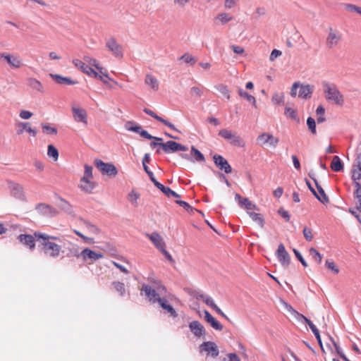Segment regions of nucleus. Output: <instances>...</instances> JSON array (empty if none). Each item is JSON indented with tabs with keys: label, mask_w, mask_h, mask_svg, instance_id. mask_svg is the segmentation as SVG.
<instances>
[{
	"label": "nucleus",
	"mask_w": 361,
	"mask_h": 361,
	"mask_svg": "<svg viewBox=\"0 0 361 361\" xmlns=\"http://www.w3.org/2000/svg\"><path fill=\"white\" fill-rule=\"evenodd\" d=\"M92 178V167L87 164L85 165L84 176L82 178Z\"/></svg>",
	"instance_id": "5fc2aeb1"
},
{
	"label": "nucleus",
	"mask_w": 361,
	"mask_h": 361,
	"mask_svg": "<svg viewBox=\"0 0 361 361\" xmlns=\"http://www.w3.org/2000/svg\"><path fill=\"white\" fill-rule=\"evenodd\" d=\"M307 125L310 132L313 135H315L317 133L315 120L312 117H308L307 119Z\"/></svg>",
	"instance_id": "de8ad7c7"
},
{
	"label": "nucleus",
	"mask_w": 361,
	"mask_h": 361,
	"mask_svg": "<svg viewBox=\"0 0 361 361\" xmlns=\"http://www.w3.org/2000/svg\"><path fill=\"white\" fill-rule=\"evenodd\" d=\"M238 94L240 97L245 98L249 102H250L255 108L257 107L256 99L255 97L250 94L241 88L238 89Z\"/></svg>",
	"instance_id": "f704fd0d"
},
{
	"label": "nucleus",
	"mask_w": 361,
	"mask_h": 361,
	"mask_svg": "<svg viewBox=\"0 0 361 361\" xmlns=\"http://www.w3.org/2000/svg\"><path fill=\"white\" fill-rule=\"evenodd\" d=\"M27 85L32 90H37L39 92L43 93L44 92L41 82L34 78H29L27 80Z\"/></svg>",
	"instance_id": "c85d7f7f"
},
{
	"label": "nucleus",
	"mask_w": 361,
	"mask_h": 361,
	"mask_svg": "<svg viewBox=\"0 0 361 361\" xmlns=\"http://www.w3.org/2000/svg\"><path fill=\"white\" fill-rule=\"evenodd\" d=\"M278 214L281 215L282 218L286 219V221H289L290 219V215L289 212L286 210H285L283 208H280L278 210Z\"/></svg>",
	"instance_id": "bf43d9fd"
},
{
	"label": "nucleus",
	"mask_w": 361,
	"mask_h": 361,
	"mask_svg": "<svg viewBox=\"0 0 361 361\" xmlns=\"http://www.w3.org/2000/svg\"><path fill=\"white\" fill-rule=\"evenodd\" d=\"M224 361H240V359L235 353H228L227 358H224Z\"/></svg>",
	"instance_id": "338daca9"
},
{
	"label": "nucleus",
	"mask_w": 361,
	"mask_h": 361,
	"mask_svg": "<svg viewBox=\"0 0 361 361\" xmlns=\"http://www.w3.org/2000/svg\"><path fill=\"white\" fill-rule=\"evenodd\" d=\"M200 351H205L212 357H216L219 354L218 346L214 342L206 341L200 345Z\"/></svg>",
	"instance_id": "2eb2a0df"
},
{
	"label": "nucleus",
	"mask_w": 361,
	"mask_h": 361,
	"mask_svg": "<svg viewBox=\"0 0 361 361\" xmlns=\"http://www.w3.org/2000/svg\"><path fill=\"white\" fill-rule=\"evenodd\" d=\"M50 76L58 83V84H64V85H75L78 83L77 81L73 80L70 78L63 77L58 74H50Z\"/></svg>",
	"instance_id": "cd10ccee"
},
{
	"label": "nucleus",
	"mask_w": 361,
	"mask_h": 361,
	"mask_svg": "<svg viewBox=\"0 0 361 361\" xmlns=\"http://www.w3.org/2000/svg\"><path fill=\"white\" fill-rule=\"evenodd\" d=\"M8 186L11 196L20 201H26V196L22 185L11 180L8 182Z\"/></svg>",
	"instance_id": "6e6552de"
},
{
	"label": "nucleus",
	"mask_w": 361,
	"mask_h": 361,
	"mask_svg": "<svg viewBox=\"0 0 361 361\" xmlns=\"http://www.w3.org/2000/svg\"><path fill=\"white\" fill-rule=\"evenodd\" d=\"M73 63L75 65V67L78 68L80 70H81L83 73H86L89 76L98 78L102 80L103 82L105 84L107 82L106 80L103 79L102 75H99L97 72L94 71L90 66L87 65L82 61L79 59H74L73 61Z\"/></svg>",
	"instance_id": "0eeeda50"
},
{
	"label": "nucleus",
	"mask_w": 361,
	"mask_h": 361,
	"mask_svg": "<svg viewBox=\"0 0 361 361\" xmlns=\"http://www.w3.org/2000/svg\"><path fill=\"white\" fill-rule=\"evenodd\" d=\"M300 86V83L299 82H295L293 84L291 90H290V95L293 97H295L297 95V90Z\"/></svg>",
	"instance_id": "0e129e2a"
},
{
	"label": "nucleus",
	"mask_w": 361,
	"mask_h": 361,
	"mask_svg": "<svg viewBox=\"0 0 361 361\" xmlns=\"http://www.w3.org/2000/svg\"><path fill=\"white\" fill-rule=\"evenodd\" d=\"M303 235L305 237V238L306 239V240L307 241H312V239H313V235H312V229L310 228H307V227H305L303 228Z\"/></svg>",
	"instance_id": "3c124183"
},
{
	"label": "nucleus",
	"mask_w": 361,
	"mask_h": 361,
	"mask_svg": "<svg viewBox=\"0 0 361 361\" xmlns=\"http://www.w3.org/2000/svg\"><path fill=\"white\" fill-rule=\"evenodd\" d=\"M204 319L215 330L221 331L223 325H221L215 318L207 311L204 310Z\"/></svg>",
	"instance_id": "a878e982"
},
{
	"label": "nucleus",
	"mask_w": 361,
	"mask_h": 361,
	"mask_svg": "<svg viewBox=\"0 0 361 361\" xmlns=\"http://www.w3.org/2000/svg\"><path fill=\"white\" fill-rule=\"evenodd\" d=\"M196 298L197 300H202L207 305L211 307L213 310L216 306L212 298L208 295L204 293H197L196 295Z\"/></svg>",
	"instance_id": "2f4dec72"
},
{
	"label": "nucleus",
	"mask_w": 361,
	"mask_h": 361,
	"mask_svg": "<svg viewBox=\"0 0 361 361\" xmlns=\"http://www.w3.org/2000/svg\"><path fill=\"white\" fill-rule=\"evenodd\" d=\"M219 135L221 137L224 138L225 140L229 141V142L234 145L238 147H244L245 146V142L240 137V136L235 132H232L231 130H227V129H221L219 132Z\"/></svg>",
	"instance_id": "20e7f679"
},
{
	"label": "nucleus",
	"mask_w": 361,
	"mask_h": 361,
	"mask_svg": "<svg viewBox=\"0 0 361 361\" xmlns=\"http://www.w3.org/2000/svg\"><path fill=\"white\" fill-rule=\"evenodd\" d=\"M218 18L222 23H226L231 20V17L228 16L226 13H220L218 16Z\"/></svg>",
	"instance_id": "69168bd1"
},
{
	"label": "nucleus",
	"mask_w": 361,
	"mask_h": 361,
	"mask_svg": "<svg viewBox=\"0 0 361 361\" xmlns=\"http://www.w3.org/2000/svg\"><path fill=\"white\" fill-rule=\"evenodd\" d=\"M161 147L162 148L163 151L166 154L173 153L178 151L185 152L188 149V147L171 140L167 141L166 142L161 143Z\"/></svg>",
	"instance_id": "9b49d317"
},
{
	"label": "nucleus",
	"mask_w": 361,
	"mask_h": 361,
	"mask_svg": "<svg viewBox=\"0 0 361 361\" xmlns=\"http://www.w3.org/2000/svg\"><path fill=\"white\" fill-rule=\"evenodd\" d=\"M276 257L279 262L283 267H287L290 262V257L288 252L286 250L283 244L281 243L276 252Z\"/></svg>",
	"instance_id": "ddd939ff"
},
{
	"label": "nucleus",
	"mask_w": 361,
	"mask_h": 361,
	"mask_svg": "<svg viewBox=\"0 0 361 361\" xmlns=\"http://www.w3.org/2000/svg\"><path fill=\"white\" fill-rule=\"evenodd\" d=\"M354 184L356 187V190L354 192V196L357 199L361 198V185L359 182H355Z\"/></svg>",
	"instance_id": "774afa93"
},
{
	"label": "nucleus",
	"mask_w": 361,
	"mask_h": 361,
	"mask_svg": "<svg viewBox=\"0 0 361 361\" xmlns=\"http://www.w3.org/2000/svg\"><path fill=\"white\" fill-rule=\"evenodd\" d=\"M47 155L49 157L53 158L55 161L59 158L58 149L52 145H48L47 147Z\"/></svg>",
	"instance_id": "79ce46f5"
},
{
	"label": "nucleus",
	"mask_w": 361,
	"mask_h": 361,
	"mask_svg": "<svg viewBox=\"0 0 361 361\" xmlns=\"http://www.w3.org/2000/svg\"><path fill=\"white\" fill-rule=\"evenodd\" d=\"M296 320L300 322H305L308 325V322H311L309 319H307L306 317H305L303 314L299 313L296 310L294 312V313L292 314Z\"/></svg>",
	"instance_id": "09e8293b"
},
{
	"label": "nucleus",
	"mask_w": 361,
	"mask_h": 361,
	"mask_svg": "<svg viewBox=\"0 0 361 361\" xmlns=\"http://www.w3.org/2000/svg\"><path fill=\"white\" fill-rule=\"evenodd\" d=\"M32 113L29 111H27V110H22L19 114V116L22 119H25V120L30 118L32 117Z\"/></svg>",
	"instance_id": "e2e57ef3"
},
{
	"label": "nucleus",
	"mask_w": 361,
	"mask_h": 361,
	"mask_svg": "<svg viewBox=\"0 0 361 361\" xmlns=\"http://www.w3.org/2000/svg\"><path fill=\"white\" fill-rule=\"evenodd\" d=\"M293 252H294L296 258L301 262L302 266H304L305 267H307V264L306 261L304 259V258L302 256V255L300 254V252L296 249H293Z\"/></svg>",
	"instance_id": "680f3d73"
},
{
	"label": "nucleus",
	"mask_w": 361,
	"mask_h": 361,
	"mask_svg": "<svg viewBox=\"0 0 361 361\" xmlns=\"http://www.w3.org/2000/svg\"><path fill=\"white\" fill-rule=\"evenodd\" d=\"M112 284L120 295L123 296L126 292L124 283L119 281H114Z\"/></svg>",
	"instance_id": "37998d69"
},
{
	"label": "nucleus",
	"mask_w": 361,
	"mask_h": 361,
	"mask_svg": "<svg viewBox=\"0 0 361 361\" xmlns=\"http://www.w3.org/2000/svg\"><path fill=\"white\" fill-rule=\"evenodd\" d=\"M331 168L334 171L339 172L343 170V164L341 160V159L338 156H334L333 157Z\"/></svg>",
	"instance_id": "72a5a7b5"
},
{
	"label": "nucleus",
	"mask_w": 361,
	"mask_h": 361,
	"mask_svg": "<svg viewBox=\"0 0 361 361\" xmlns=\"http://www.w3.org/2000/svg\"><path fill=\"white\" fill-rule=\"evenodd\" d=\"M190 92L192 96L200 97L203 94L202 90L198 87H192Z\"/></svg>",
	"instance_id": "13d9d810"
},
{
	"label": "nucleus",
	"mask_w": 361,
	"mask_h": 361,
	"mask_svg": "<svg viewBox=\"0 0 361 361\" xmlns=\"http://www.w3.org/2000/svg\"><path fill=\"white\" fill-rule=\"evenodd\" d=\"M35 209L40 215L46 217L54 216L57 213L54 208L44 203H39L36 204Z\"/></svg>",
	"instance_id": "4468645a"
},
{
	"label": "nucleus",
	"mask_w": 361,
	"mask_h": 361,
	"mask_svg": "<svg viewBox=\"0 0 361 361\" xmlns=\"http://www.w3.org/2000/svg\"><path fill=\"white\" fill-rule=\"evenodd\" d=\"M324 92L326 100L334 102L336 105L341 106L343 104V96L334 84L327 82H323Z\"/></svg>",
	"instance_id": "f257e3e1"
},
{
	"label": "nucleus",
	"mask_w": 361,
	"mask_h": 361,
	"mask_svg": "<svg viewBox=\"0 0 361 361\" xmlns=\"http://www.w3.org/2000/svg\"><path fill=\"white\" fill-rule=\"evenodd\" d=\"M72 111L73 118L76 122H81L85 125L87 124V112L85 109L73 106Z\"/></svg>",
	"instance_id": "412c9836"
},
{
	"label": "nucleus",
	"mask_w": 361,
	"mask_h": 361,
	"mask_svg": "<svg viewBox=\"0 0 361 361\" xmlns=\"http://www.w3.org/2000/svg\"><path fill=\"white\" fill-rule=\"evenodd\" d=\"M352 179L355 180V182H357V180L361 179V170L359 167H357V169H353L352 171Z\"/></svg>",
	"instance_id": "6e6d98bb"
},
{
	"label": "nucleus",
	"mask_w": 361,
	"mask_h": 361,
	"mask_svg": "<svg viewBox=\"0 0 361 361\" xmlns=\"http://www.w3.org/2000/svg\"><path fill=\"white\" fill-rule=\"evenodd\" d=\"M59 206L63 210L68 213L71 212V204L63 199H61L60 202L59 203Z\"/></svg>",
	"instance_id": "8fccbe9b"
},
{
	"label": "nucleus",
	"mask_w": 361,
	"mask_h": 361,
	"mask_svg": "<svg viewBox=\"0 0 361 361\" xmlns=\"http://www.w3.org/2000/svg\"><path fill=\"white\" fill-rule=\"evenodd\" d=\"M158 303L163 310H166V312L169 314L170 317L173 318L178 317V314L175 309L172 305L169 304L168 300L164 297L161 298V300H159Z\"/></svg>",
	"instance_id": "b1692460"
},
{
	"label": "nucleus",
	"mask_w": 361,
	"mask_h": 361,
	"mask_svg": "<svg viewBox=\"0 0 361 361\" xmlns=\"http://www.w3.org/2000/svg\"><path fill=\"white\" fill-rule=\"evenodd\" d=\"M125 128L128 131H132L139 134L141 137L148 139L154 140L156 141H162V138L152 136L147 130H143L142 126L134 121H127L125 123Z\"/></svg>",
	"instance_id": "7ed1b4c3"
},
{
	"label": "nucleus",
	"mask_w": 361,
	"mask_h": 361,
	"mask_svg": "<svg viewBox=\"0 0 361 361\" xmlns=\"http://www.w3.org/2000/svg\"><path fill=\"white\" fill-rule=\"evenodd\" d=\"M299 88L298 97L307 99L311 97L314 87L309 84H300Z\"/></svg>",
	"instance_id": "5701e85b"
},
{
	"label": "nucleus",
	"mask_w": 361,
	"mask_h": 361,
	"mask_svg": "<svg viewBox=\"0 0 361 361\" xmlns=\"http://www.w3.org/2000/svg\"><path fill=\"white\" fill-rule=\"evenodd\" d=\"M213 159L215 165L219 168V169L224 171L226 173H231L232 172V168L231 165L228 164V161L221 155L215 154L213 157Z\"/></svg>",
	"instance_id": "dca6fc26"
},
{
	"label": "nucleus",
	"mask_w": 361,
	"mask_h": 361,
	"mask_svg": "<svg viewBox=\"0 0 361 361\" xmlns=\"http://www.w3.org/2000/svg\"><path fill=\"white\" fill-rule=\"evenodd\" d=\"M39 247H41L44 255L52 258L58 257L61 249L60 245L55 243L47 241V238H43V241L39 242Z\"/></svg>",
	"instance_id": "f03ea898"
},
{
	"label": "nucleus",
	"mask_w": 361,
	"mask_h": 361,
	"mask_svg": "<svg viewBox=\"0 0 361 361\" xmlns=\"http://www.w3.org/2000/svg\"><path fill=\"white\" fill-rule=\"evenodd\" d=\"M95 183L90 180V178H82L80 179V183L78 187L81 190L87 193H91L95 188Z\"/></svg>",
	"instance_id": "393cba45"
},
{
	"label": "nucleus",
	"mask_w": 361,
	"mask_h": 361,
	"mask_svg": "<svg viewBox=\"0 0 361 361\" xmlns=\"http://www.w3.org/2000/svg\"><path fill=\"white\" fill-rule=\"evenodd\" d=\"M18 127L20 128L17 130V134L20 135L23 133L24 130L29 133L33 137H35L37 135V131L36 129L32 128L30 126V123L27 122H20L18 124Z\"/></svg>",
	"instance_id": "bb28decb"
},
{
	"label": "nucleus",
	"mask_w": 361,
	"mask_h": 361,
	"mask_svg": "<svg viewBox=\"0 0 361 361\" xmlns=\"http://www.w3.org/2000/svg\"><path fill=\"white\" fill-rule=\"evenodd\" d=\"M80 257L84 261L90 260L91 262H95L103 258L104 255L101 252H96L90 248H85L80 252Z\"/></svg>",
	"instance_id": "f3484780"
},
{
	"label": "nucleus",
	"mask_w": 361,
	"mask_h": 361,
	"mask_svg": "<svg viewBox=\"0 0 361 361\" xmlns=\"http://www.w3.org/2000/svg\"><path fill=\"white\" fill-rule=\"evenodd\" d=\"M310 255L312 257L313 259L317 261L318 263H321L322 259V255L314 247H311L309 250Z\"/></svg>",
	"instance_id": "c03bdc74"
},
{
	"label": "nucleus",
	"mask_w": 361,
	"mask_h": 361,
	"mask_svg": "<svg viewBox=\"0 0 361 361\" xmlns=\"http://www.w3.org/2000/svg\"><path fill=\"white\" fill-rule=\"evenodd\" d=\"M35 236L38 242L43 241L44 238H47V241H50V240H58L56 236L49 235L37 231L35 232Z\"/></svg>",
	"instance_id": "ea45409f"
},
{
	"label": "nucleus",
	"mask_w": 361,
	"mask_h": 361,
	"mask_svg": "<svg viewBox=\"0 0 361 361\" xmlns=\"http://www.w3.org/2000/svg\"><path fill=\"white\" fill-rule=\"evenodd\" d=\"M216 90H217L222 95H224L227 99H230V91L227 86L219 84L215 86Z\"/></svg>",
	"instance_id": "a19ab883"
},
{
	"label": "nucleus",
	"mask_w": 361,
	"mask_h": 361,
	"mask_svg": "<svg viewBox=\"0 0 361 361\" xmlns=\"http://www.w3.org/2000/svg\"><path fill=\"white\" fill-rule=\"evenodd\" d=\"M271 101L275 104H281L284 102V95L283 93L276 92L274 94Z\"/></svg>",
	"instance_id": "a18cd8bd"
},
{
	"label": "nucleus",
	"mask_w": 361,
	"mask_h": 361,
	"mask_svg": "<svg viewBox=\"0 0 361 361\" xmlns=\"http://www.w3.org/2000/svg\"><path fill=\"white\" fill-rule=\"evenodd\" d=\"M326 266L328 269L332 270L336 274L339 272L338 268L335 265L333 261L329 259L326 260Z\"/></svg>",
	"instance_id": "4d7b16f0"
},
{
	"label": "nucleus",
	"mask_w": 361,
	"mask_h": 361,
	"mask_svg": "<svg viewBox=\"0 0 361 361\" xmlns=\"http://www.w3.org/2000/svg\"><path fill=\"white\" fill-rule=\"evenodd\" d=\"M284 114L287 117H289L295 121H298V114L293 109L290 107H286Z\"/></svg>",
	"instance_id": "49530a36"
},
{
	"label": "nucleus",
	"mask_w": 361,
	"mask_h": 361,
	"mask_svg": "<svg viewBox=\"0 0 361 361\" xmlns=\"http://www.w3.org/2000/svg\"><path fill=\"white\" fill-rule=\"evenodd\" d=\"M18 240L24 245L32 250L35 247V236L29 234H20L18 236Z\"/></svg>",
	"instance_id": "aec40b11"
},
{
	"label": "nucleus",
	"mask_w": 361,
	"mask_h": 361,
	"mask_svg": "<svg viewBox=\"0 0 361 361\" xmlns=\"http://www.w3.org/2000/svg\"><path fill=\"white\" fill-rule=\"evenodd\" d=\"M248 216L250 219L255 222L260 228H264L265 221L263 216L261 214L255 213L253 212H247Z\"/></svg>",
	"instance_id": "7c9ffc66"
},
{
	"label": "nucleus",
	"mask_w": 361,
	"mask_h": 361,
	"mask_svg": "<svg viewBox=\"0 0 361 361\" xmlns=\"http://www.w3.org/2000/svg\"><path fill=\"white\" fill-rule=\"evenodd\" d=\"M308 326H310V328L312 330V333L315 336V337H316V338H317V340L318 341V343L319 344L322 350L324 351V348H323V345H322V339H321V336H320L319 330L317 329L316 326L312 322H308Z\"/></svg>",
	"instance_id": "c9c22d12"
},
{
	"label": "nucleus",
	"mask_w": 361,
	"mask_h": 361,
	"mask_svg": "<svg viewBox=\"0 0 361 361\" xmlns=\"http://www.w3.org/2000/svg\"><path fill=\"white\" fill-rule=\"evenodd\" d=\"M180 59L184 61V62L186 63H191V64L195 63V61H196L195 58L193 56H192L191 55H190L189 54H183L180 58Z\"/></svg>",
	"instance_id": "603ef678"
},
{
	"label": "nucleus",
	"mask_w": 361,
	"mask_h": 361,
	"mask_svg": "<svg viewBox=\"0 0 361 361\" xmlns=\"http://www.w3.org/2000/svg\"><path fill=\"white\" fill-rule=\"evenodd\" d=\"M41 126L42 128L43 133L47 134V135H56L57 134V129L54 127H51L48 123H41Z\"/></svg>",
	"instance_id": "58836bf2"
},
{
	"label": "nucleus",
	"mask_w": 361,
	"mask_h": 361,
	"mask_svg": "<svg viewBox=\"0 0 361 361\" xmlns=\"http://www.w3.org/2000/svg\"><path fill=\"white\" fill-rule=\"evenodd\" d=\"M191 155L194 157V160L196 161H204L205 159L202 153L194 146L191 147Z\"/></svg>",
	"instance_id": "4c0bfd02"
},
{
	"label": "nucleus",
	"mask_w": 361,
	"mask_h": 361,
	"mask_svg": "<svg viewBox=\"0 0 361 361\" xmlns=\"http://www.w3.org/2000/svg\"><path fill=\"white\" fill-rule=\"evenodd\" d=\"M146 235L159 250L165 247L164 239L158 233L153 232L151 234L146 233Z\"/></svg>",
	"instance_id": "4be33fe9"
},
{
	"label": "nucleus",
	"mask_w": 361,
	"mask_h": 361,
	"mask_svg": "<svg viewBox=\"0 0 361 361\" xmlns=\"http://www.w3.org/2000/svg\"><path fill=\"white\" fill-rule=\"evenodd\" d=\"M142 290L144 291L145 295L148 298L149 300L152 303L159 302V300L161 299L162 291H166L164 286H161L158 289V292L152 288L149 285L144 284L142 287Z\"/></svg>",
	"instance_id": "39448f33"
},
{
	"label": "nucleus",
	"mask_w": 361,
	"mask_h": 361,
	"mask_svg": "<svg viewBox=\"0 0 361 361\" xmlns=\"http://www.w3.org/2000/svg\"><path fill=\"white\" fill-rule=\"evenodd\" d=\"M145 82L154 91L159 90V82L156 78L152 75L147 74L145 77Z\"/></svg>",
	"instance_id": "473e14b6"
},
{
	"label": "nucleus",
	"mask_w": 361,
	"mask_h": 361,
	"mask_svg": "<svg viewBox=\"0 0 361 361\" xmlns=\"http://www.w3.org/2000/svg\"><path fill=\"white\" fill-rule=\"evenodd\" d=\"M0 59L6 61L11 68H19L23 66L22 59L18 55L3 52L0 53Z\"/></svg>",
	"instance_id": "f8f14e48"
},
{
	"label": "nucleus",
	"mask_w": 361,
	"mask_h": 361,
	"mask_svg": "<svg viewBox=\"0 0 361 361\" xmlns=\"http://www.w3.org/2000/svg\"><path fill=\"white\" fill-rule=\"evenodd\" d=\"M106 47L115 57L121 59L123 56V47L114 37H111L106 41Z\"/></svg>",
	"instance_id": "1a4fd4ad"
},
{
	"label": "nucleus",
	"mask_w": 361,
	"mask_h": 361,
	"mask_svg": "<svg viewBox=\"0 0 361 361\" xmlns=\"http://www.w3.org/2000/svg\"><path fill=\"white\" fill-rule=\"evenodd\" d=\"M341 39L342 35L339 31L334 30L332 27L329 28V34L326 39V43L329 49L336 47L339 44Z\"/></svg>",
	"instance_id": "9d476101"
},
{
	"label": "nucleus",
	"mask_w": 361,
	"mask_h": 361,
	"mask_svg": "<svg viewBox=\"0 0 361 361\" xmlns=\"http://www.w3.org/2000/svg\"><path fill=\"white\" fill-rule=\"evenodd\" d=\"M240 205L241 207H244L247 210L255 209L258 210L259 209L256 206V204H253L250 200L247 198H243L240 201Z\"/></svg>",
	"instance_id": "e433bc0d"
},
{
	"label": "nucleus",
	"mask_w": 361,
	"mask_h": 361,
	"mask_svg": "<svg viewBox=\"0 0 361 361\" xmlns=\"http://www.w3.org/2000/svg\"><path fill=\"white\" fill-rule=\"evenodd\" d=\"M189 329L190 331L194 334L195 336L200 338L204 337L205 335V329L202 324H201L198 321H192L189 325Z\"/></svg>",
	"instance_id": "6ab92c4d"
},
{
	"label": "nucleus",
	"mask_w": 361,
	"mask_h": 361,
	"mask_svg": "<svg viewBox=\"0 0 361 361\" xmlns=\"http://www.w3.org/2000/svg\"><path fill=\"white\" fill-rule=\"evenodd\" d=\"M312 178L313 179V180L315 183V185L317 187V189L319 192L317 200L323 204L329 202V197L326 195L322 187L319 184L318 181L315 178Z\"/></svg>",
	"instance_id": "c756f323"
},
{
	"label": "nucleus",
	"mask_w": 361,
	"mask_h": 361,
	"mask_svg": "<svg viewBox=\"0 0 361 361\" xmlns=\"http://www.w3.org/2000/svg\"><path fill=\"white\" fill-rule=\"evenodd\" d=\"M176 203L183 207L186 211L190 212L193 210V208L186 202L182 200H176Z\"/></svg>",
	"instance_id": "052dcab7"
},
{
	"label": "nucleus",
	"mask_w": 361,
	"mask_h": 361,
	"mask_svg": "<svg viewBox=\"0 0 361 361\" xmlns=\"http://www.w3.org/2000/svg\"><path fill=\"white\" fill-rule=\"evenodd\" d=\"M257 141L261 142V145L269 144L273 147H276L278 145L279 140L277 137H274L272 135L263 133L257 137Z\"/></svg>",
	"instance_id": "a211bd4d"
},
{
	"label": "nucleus",
	"mask_w": 361,
	"mask_h": 361,
	"mask_svg": "<svg viewBox=\"0 0 361 361\" xmlns=\"http://www.w3.org/2000/svg\"><path fill=\"white\" fill-rule=\"evenodd\" d=\"M85 224L90 233L92 234H98L99 233V229L96 226L90 222H85Z\"/></svg>",
	"instance_id": "864d4df0"
},
{
	"label": "nucleus",
	"mask_w": 361,
	"mask_h": 361,
	"mask_svg": "<svg viewBox=\"0 0 361 361\" xmlns=\"http://www.w3.org/2000/svg\"><path fill=\"white\" fill-rule=\"evenodd\" d=\"M94 164L95 167L100 171L103 175L115 176L118 173L117 169L111 163H105L101 159H95Z\"/></svg>",
	"instance_id": "423d86ee"
}]
</instances>
